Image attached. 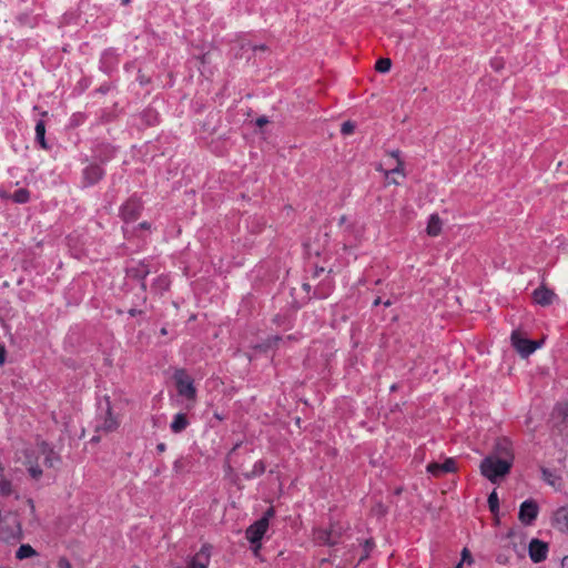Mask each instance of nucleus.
Listing matches in <instances>:
<instances>
[{
    "mask_svg": "<svg viewBox=\"0 0 568 568\" xmlns=\"http://www.w3.org/2000/svg\"><path fill=\"white\" fill-rule=\"evenodd\" d=\"M161 334H162V335H166V334H168V331H166V328H165V327L161 328Z\"/></svg>",
    "mask_w": 568,
    "mask_h": 568,
    "instance_id": "obj_47",
    "label": "nucleus"
},
{
    "mask_svg": "<svg viewBox=\"0 0 568 568\" xmlns=\"http://www.w3.org/2000/svg\"><path fill=\"white\" fill-rule=\"evenodd\" d=\"M538 511V504L532 499H528L520 505L518 518L524 525L529 526L537 518Z\"/></svg>",
    "mask_w": 568,
    "mask_h": 568,
    "instance_id": "obj_5",
    "label": "nucleus"
},
{
    "mask_svg": "<svg viewBox=\"0 0 568 568\" xmlns=\"http://www.w3.org/2000/svg\"><path fill=\"white\" fill-rule=\"evenodd\" d=\"M542 479L554 487L556 490H560L562 487V479L557 474L548 468H541Z\"/></svg>",
    "mask_w": 568,
    "mask_h": 568,
    "instance_id": "obj_18",
    "label": "nucleus"
},
{
    "mask_svg": "<svg viewBox=\"0 0 568 568\" xmlns=\"http://www.w3.org/2000/svg\"><path fill=\"white\" fill-rule=\"evenodd\" d=\"M267 528L268 527H267V524H266V519H258L257 521L252 524L246 529V531H245L246 539L252 545H257L256 548H260L261 547L260 541L263 538V536L265 535Z\"/></svg>",
    "mask_w": 568,
    "mask_h": 568,
    "instance_id": "obj_6",
    "label": "nucleus"
},
{
    "mask_svg": "<svg viewBox=\"0 0 568 568\" xmlns=\"http://www.w3.org/2000/svg\"><path fill=\"white\" fill-rule=\"evenodd\" d=\"M150 273L149 265H146L143 262H139L132 266H129L126 268V276L129 278L138 280L141 282V290L145 292L146 285L143 282V280L146 277V275Z\"/></svg>",
    "mask_w": 568,
    "mask_h": 568,
    "instance_id": "obj_11",
    "label": "nucleus"
},
{
    "mask_svg": "<svg viewBox=\"0 0 568 568\" xmlns=\"http://www.w3.org/2000/svg\"><path fill=\"white\" fill-rule=\"evenodd\" d=\"M442 231V221L437 214H432L427 224L426 232L429 236H437Z\"/></svg>",
    "mask_w": 568,
    "mask_h": 568,
    "instance_id": "obj_20",
    "label": "nucleus"
},
{
    "mask_svg": "<svg viewBox=\"0 0 568 568\" xmlns=\"http://www.w3.org/2000/svg\"><path fill=\"white\" fill-rule=\"evenodd\" d=\"M252 50L253 51H255V50H266V47L265 45L252 47Z\"/></svg>",
    "mask_w": 568,
    "mask_h": 568,
    "instance_id": "obj_44",
    "label": "nucleus"
},
{
    "mask_svg": "<svg viewBox=\"0 0 568 568\" xmlns=\"http://www.w3.org/2000/svg\"><path fill=\"white\" fill-rule=\"evenodd\" d=\"M541 341H530L520 336L518 331H514L511 334V344L523 357H528L537 348L540 347Z\"/></svg>",
    "mask_w": 568,
    "mask_h": 568,
    "instance_id": "obj_4",
    "label": "nucleus"
},
{
    "mask_svg": "<svg viewBox=\"0 0 568 568\" xmlns=\"http://www.w3.org/2000/svg\"><path fill=\"white\" fill-rule=\"evenodd\" d=\"M141 210V202L136 199H130L122 205L121 216L126 223L133 222L139 217Z\"/></svg>",
    "mask_w": 568,
    "mask_h": 568,
    "instance_id": "obj_9",
    "label": "nucleus"
},
{
    "mask_svg": "<svg viewBox=\"0 0 568 568\" xmlns=\"http://www.w3.org/2000/svg\"><path fill=\"white\" fill-rule=\"evenodd\" d=\"M554 524L561 531H568V507H560L554 514Z\"/></svg>",
    "mask_w": 568,
    "mask_h": 568,
    "instance_id": "obj_17",
    "label": "nucleus"
},
{
    "mask_svg": "<svg viewBox=\"0 0 568 568\" xmlns=\"http://www.w3.org/2000/svg\"><path fill=\"white\" fill-rule=\"evenodd\" d=\"M36 555L37 551L29 544L21 545L16 552V557L20 560L31 558Z\"/></svg>",
    "mask_w": 568,
    "mask_h": 568,
    "instance_id": "obj_22",
    "label": "nucleus"
},
{
    "mask_svg": "<svg viewBox=\"0 0 568 568\" xmlns=\"http://www.w3.org/2000/svg\"><path fill=\"white\" fill-rule=\"evenodd\" d=\"M390 67H392V61L388 58H382V59L377 60V62L375 64L376 71H378L381 73L388 72L390 70Z\"/></svg>",
    "mask_w": 568,
    "mask_h": 568,
    "instance_id": "obj_25",
    "label": "nucleus"
},
{
    "mask_svg": "<svg viewBox=\"0 0 568 568\" xmlns=\"http://www.w3.org/2000/svg\"><path fill=\"white\" fill-rule=\"evenodd\" d=\"M274 516V509L273 508H268L263 517L261 519H266V524L268 525V521H270V518H272Z\"/></svg>",
    "mask_w": 568,
    "mask_h": 568,
    "instance_id": "obj_35",
    "label": "nucleus"
},
{
    "mask_svg": "<svg viewBox=\"0 0 568 568\" xmlns=\"http://www.w3.org/2000/svg\"><path fill=\"white\" fill-rule=\"evenodd\" d=\"M30 199V193L27 189H19L12 194V200L16 203H27Z\"/></svg>",
    "mask_w": 568,
    "mask_h": 568,
    "instance_id": "obj_24",
    "label": "nucleus"
},
{
    "mask_svg": "<svg viewBox=\"0 0 568 568\" xmlns=\"http://www.w3.org/2000/svg\"><path fill=\"white\" fill-rule=\"evenodd\" d=\"M237 447H239V444H237V445H235V446L233 447V449H232L231 454H232L234 450H236V448H237Z\"/></svg>",
    "mask_w": 568,
    "mask_h": 568,
    "instance_id": "obj_51",
    "label": "nucleus"
},
{
    "mask_svg": "<svg viewBox=\"0 0 568 568\" xmlns=\"http://www.w3.org/2000/svg\"><path fill=\"white\" fill-rule=\"evenodd\" d=\"M529 557L534 562H541L547 558L548 546L539 539H532L529 542Z\"/></svg>",
    "mask_w": 568,
    "mask_h": 568,
    "instance_id": "obj_12",
    "label": "nucleus"
},
{
    "mask_svg": "<svg viewBox=\"0 0 568 568\" xmlns=\"http://www.w3.org/2000/svg\"><path fill=\"white\" fill-rule=\"evenodd\" d=\"M169 286L170 281L166 276H159L153 283V287L160 292L166 291Z\"/></svg>",
    "mask_w": 568,
    "mask_h": 568,
    "instance_id": "obj_26",
    "label": "nucleus"
},
{
    "mask_svg": "<svg viewBox=\"0 0 568 568\" xmlns=\"http://www.w3.org/2000/svg\"><path fill=\"white\" fill-rule=\"evenodd\" d=\"M283 338L278 335H275V336H272L270 338H267L266 343H267V347L272 346V344H276L277 342L282 341Z\"/></svg>",
    "mask_w": 568,
    "mask_h": 568,
    "instance_id": "obj_34",
    "label": "nucleus"
},
{
    "mask_svg": "<svg viewBox=\"0 0 568 568\" xmlns=\"http://www.w3.org/2000/svg\"><path fill=\"white\" fill-rule=\"evenodd\" d=\"M130 3V0H122V4H128Z\"/></svg>",
    "mask_w": 568,
    "mask_h": 568,
    "instance_id": "obj_50",
    "label": "nucleus"
},
{
    "mask_svg": "<svg viewBox=\"0 0 568 568\" xmlns=\"http://www.w3.org/2000/svg\"><path fill=\"white\" fill-rule=\"evenodd\" d=\"M6 354H7L6 347L0 344V366L3 365L6 362Z\"/></svg>",
    "mask_w": 568,
    "mask_h": 568,
    "instance_id": "obj_36",
    "label": "nucleus"
},
{
    "mask_svg": "<svg viewBox=\"0 0 568 568\" xmlns=\"http://www.w3.org/2000/svg\"><path fill=\"white\" fill-rule=\"evenodd\" d=\"M355 130V123L352 121H345L341 126V132L343 135L352 134Z\"/></svg>",
    "mask_w": 568,
    "mask_h": 568,
    "instance_id": "obj_28",
    "label": "nucleus"
},
{
    "mask_svg": "<svg viewBox=\"0 0 568 568\" xmlns=\"http://www.w3.org/2000/svg\"><path fill=\"white\" fill-rule=\"evenodd\" d=\"M561 567L562 568H568V556H566L562 561H561Z\"/></svg>",
    "mask_w": 568,
    "mask_h": 568,
    "instance_id": "obj_42",
    "label": "nucleus"
},
{
    "mask_svg": "<svg viewBox=\"0 0 568 568\" xmlns=\"http://www.w3.org/2000/svg\"><path fill=\"white\" fill-rule=\"evenodd\" d=\"M463 567V561H459L454 568H462Z\"/></svg>",
    "mask_w": 568,
    "mask_h": 568,
    "instance_id": "obj_49",
    "label": "nucleus"
},
{
    "mask_svg": "<svg viewBox=\"0 0 568 568\" xmlns=\"http://www.w3.org/2000/svg\"><path fill=\"white\" fill-rule=\"evenodd\" d=\"M511 466L508 462L485 457L480 463V473L491 483H497L499 477H504L510 471Z\"/></svg>",
    "mask_w": 568,
    "mask_h": 568,
    "instance_id": "obj_1",
    "label": "nucleus"
},
{
    "mask_svg": "<svg viewBox=\"0 0 568 568\" xmlns=\"http://www.w3.org/2000/svg\"><path fill=\"white\" fill-rule=\"evenodd\" d=\"M58 568H72V566L65 557H61L58 561Z\"/></svg>",
    "mask_w": 568,
    "mask_h": 568,
    "instance_id": "obj_32",
    "label": "nucleus"
},
{
    "mask_svg": "<svg viewBox=\"0 0 568 568\" xmlns=\"http://www.w3.org/2000/svg\"><path fill=\"white\" fill-rule=\"evenodd\" d=\"M211 558V547L203 545L201 549L189 560L186 568H207Z\"/></svg>",
    "mask_w": 568,
    "mask_h": 568,
    "instance_id": "obj_10",
    "label": "nucleus"
},
{
    "mask_svg": "<svg viewBox=\"0 0 568 568\" xmlns=\"http://www.w3.org/2000/svg\"><path fill=\"white\" fill-rule=\"evenodd\" d=\"M268 123V119L266 116H260L257 120H256V125L262 128L263 125L267 124Z\"/></svg>",
    "mask_w": 568,
    "mask_h": 568,
    "instance_id": "obj_37",
    "label": "nucleus"
},
{
    "mask_svg": "<svg viewBox=\"0 0 568 568\" xmlns=\"http://www.w3.org/2000/svg\"><path fill=\"white\" fill-rule=\"evenodd\" d=\"M393 173H402L403 172V162L398 160L397 166L392 170Z\"/></svg>",
    "mask_w": 568,
    "mask_h": 568,
    "instance_id": "obj_38",
    "label": "nucleus"
},
{
    "mask_svg": "<svg viewBox=\"0 0 568 568\" xmlns=\"http://www.w3.org/2000/svg\"><path fill=\"white\" fill-rule=\"evenodd\" d=\"M346 528L339 524H332L328 529H320L316 531V539L324 545L334 546L339 542Z\"/></svg>",
    "mask_w": 568,
    "mask_h": 568,
    "instance_id": "obj_3",
    "label": "nucleus"
},
{
    "mask_svg": "<svg viewBox=\"0 0 568 568\" xmlns=\"http://www.w3.org/2000/svg\"><path fill=\"white\" fill-rule=\"evenodd\" d=\"M384 305L385 306H390L392 305V302L389 300H387L386 302H384Z\"/></svg>",
    "mask_w": 568,
    "mask_h": 568,
    "instance_id": "obj_48",
    "label": "nucleus"
},
{
    "mask_svg": "<svg viewBox=\"0 0 568 568\" xmlns=\"http://www.w3.org/2000/svg\"><path fill=\"white\" fill-rule=\"evenodd\" d=\"M390 389H392V390H395V389H396V385H393V386L390 387Z\"/></svg>",
    "mask_w": 568,
    "mask_h": 568,
    "instance_id": "obj_53",
    "label": "nucleus"
},
{
    "mask_svg": "<svg viewBox=\"0 0 568 568\" xmlns=\"http://www.w3.org/2000/svg\"><path fill=\"white\" fill-rule=\"evenodd\" d=\"M184 462H185L184 458H179L174 462L173 469L175 473L180 474L184 470V466H185Z\"/></svg>",
    "mask_w": 568,
    "mask_h": 568,
    "instance_id": "obj_29",
    "label": "nucleus"
},
{
    "mask_svg": "<svg viewBox=\"0 0 568 568\" xmlns=\"http://www.w3.org/2000/svg\"><path fill=\"white\" fill-rule=\"evenodd\" d=\"M104 175V171L97 164L87 166L83 171V178L87 185H93Z\"/></svg>",
    "mask_w": 568,
    "mask_h": 568,
    "instance_id": "obj_14",
    "label": "nucleus"
},
{
    "mask_svg": "<svg viewBox=\"0 0 568 568\" xmlns=\"http://www.w3.org/2000/svg\"><path fill=\"white\" fill-rule=\"evenodd\" d=\"M532 296L534 301L541 306L550 305L556 298L555 292L544 285L536 288L532 293Z\"/></svg>",
    "mask_w": 568,
    "mask_h": 568,
    "instance_id": "obj_13",
    "label": "nucleus"
},
{
    "mask_svg": "<svg viewBox=\"0 0 568 568\" xmlns=\"http://www.w3.org/2000/svg\"><path fill=\"white\" fill-rule=\"evenodd\" d=\"M40 452L42 455H44V464L48 467H55L58 464H60L61 458L59 454H57L52 447H50L49 444L45 442H42L40 445Z\"/></svg>",
    "mask_w": 568,
    "mask_h": 568,
    "instance_id": "obj_15",
    "label": "nucleus"
},
{
    "mask_svg": "<svg viewBox=\"0 0 568 568\" xmlns=\"http://www.w3.org/2000/svg\"><path fill=\"white\" fill-rule=\"evenodd\" d=\"M488 506L493 514H496L499 509V500L495 490L488 496Z\"/></svg>",
    "mask_w": 568,
    "mask_h": 568,
    "instance_id": "obj_27",
    "label": "nucleus"
},
{
    "mask_svg": "<svg viewBox=\"0 0 568 568\" xmlns=\"http://www.w3.org/2000/svg\"><path fill=\"white\" fill-rule=\"evenodd\" d=\"M45 124L42 120L38 121L36 124V140L39 142L42 149L47 150L48 144L45 142Z\"/></svg>",
    "mask_w": 568,
    "mask_h": 568,
    "instance_id": "obj_21",
    "label": "nucleus"
},
{
    "mask_svg": "<svg viewBox=\"0 0 568 568\" xmlns=\"http://www.w3.org/2000/svg\"><path fill=\"white\" fill-rule=\"evenodd\" d=\"M173 378L180 396L187 399L195 398L196 389L194 387L193 378L184 369L175 371Z\"/></svg>",
    "mask_w": 568,
    "mask_h": 568,
    "instance_id": "obj_2",
    "label": "nucleus"
},
{
    "mask_svg": "<svg viewBox=\"0 0 568 568\" xmlns=\"http://www.w3.org/2000/svg\"><path fill=\"white\" fill-rule=\"evenodd\" d=\"M426 470L434 477H440L444 474L457 470L456 460L454 458H446L443 463L432 462L427 465Z\"/></svg>",
    "mask_w": 568,
    "mask_h": 568,
    "instance_id": "obj_7",
    "label": "nucleus"
},
{
    "mask_svg": "<svg viewBox=\"0 0 568 568\" xmlns=\"http://www.w3.org/2000/svg\"><path fill=\"white\" fill-rule=\"evenodd\" d=\"M304 288L308 290L310 285L308 284H304Z\"/></svg>",
    "mask_w": 568,
    "mask_h": 568,
    "instance_id": "obj_52",
    "label": "nucleus"
},
{
    "mask_svg": "<svg viewBox=\"0 0 568 568\" xmlns=\"http://www.w3.org/2000/svg\"><path fill=\"white\" fill-rule=\"evenodd\" d=\"M141 313H142V311H139V310H136V308H131V310L129 311V314H130L131 316H135V315L141 314Z\"/></svg>",
    "mask_w": 568,
    "mask_h": 568,
    "instance_id": "obj_40",
    "label": "nucleus"
},
{
    "mask_svg": "<svg viewBox=\"0 0 568 568\" xmlns=\"http://www.w3.org/2000/svg\"><path fill=\"white\" fill-rule=\"evenodd\" d=\"M345 221H346V216L345 215L341 216L339 223L343 224V223H345Z\"/></svg>",
    "mask_w": 568,
    "mask_h": 568,
    "instance_id": "obj_46",
    "label": "nucleus"
},
{
    "mask_svg": "<svg viewBox=\"0 0 568 568\" xmlns=\"http://www.w3.org/2000/svg\"><path fill=\"white\" fill-rule=\"evenodd\" d=\"M265 471V465L262 460H258L254 464L253 468L251 471H246V473H243V476L246 478V479H252L256 476H260L262 475L263 473Z\"/></svg>",
    "mask_w": 568,
    "mask_h": 568,
    "instance_id": "obj_23",
    "label": "nucleus"
},
{
    "mask_svg": "<svg viewBox=\"0 0 568 568\" xmlns=\"http://www.w3.org/2000/svg\"><path fill=\"white\" fill-rule=\"evenodd\" d=\"M460 561H467V562H471L473 561V558H471V555L469 552V550L467 548H464L463 551H462V560Z\"/></svg>",
    "mask_w": 568,
    "mask_h": 568,
    "instance_id": "obj_31",
    "label": "nucleus"
},
{
    "mask_svg": "<svg viewBox=\"0 0 568 568\" xmlns=\"http://www.w3.org/2000/svg\"><path fill=\"white\" fill-rule=\"evenodd\" d=\"M487 457H495L501 462H508L510 465L514 463V454L511 444L507 439H500L496 443L494 452Z\"/></svg>",
    "mask_w": 568,
    "mask_h": 568,
    "instance_id": "obj_8",
    "label": "nucleus"
},
{
    "mask_svg": "<svg viewBox=\"0 0 568 568\" xmlns=\"http://www.w3.org/2000/svg\"><path fill=\"white\" fill-rule=\"evenodd\" d=\"M491 65L495 68V70H499L501 68V64L497 61H494Z\"/></svg>",
    "mask_w": 568,
    "mask_h": 568,
    "instance_id": "obj_43",
    "label": "nucleus"
},
{
    "mask_svg": "<svg viewBox=\"0 0 568 568\" xmlns=\"http://www.w3.org/2000/svg\"><path fill=\"white\" fill-rule=\"evenodd\" d=\"M399 154H400L399 150H395V151L390 152V155L393 158L397 159V161L399 160Z\"/></svg>",
    "mask_w": 568,
    "mask_h": 568,
    "instance_id": "obj_41",
    "label": "nucleus"
},
{
    "mask_svg": "<svg viewBox=\"0 0 568 568\" xmlns=\"http://www.w3.org/2000/svg\"><path fill=\"white\" fill-rule=\"evenodd\" d=\"M381 303H382L381 297H377V298L373 302V305H374V306H377V305H379Z\"/></svg>",
    "mask_w": 568,
    "mask_h": 568,
    "instance_id": "obj_45",
    "label": "nucleus"
},
{
    "mask_svg": "<svg viewBox=\"0 0 568 568\" xmlns=\"http://www.w3.org/2000/svg\"><path fill=\"white\" fill-rule=\"evenodd\" d=\"M373 541L372 540H366L365 544H364V555L361 557V560H364L365 558L368 557L369 555V551L373 549Z\"/></svg>",
    "mask_w": 568,
    "mask_h": 568,
    "instance_id": "obj_30",
    "label": "nucleus"
},
{
    "mask_svg": "<svg viewBox=\"0 0 568 568\" xmlns=\"http://www.w3.org/2000/svg\"><path fill=\"white\" fill-rule=\"evenodd\" d=\"M165 449H166V446H165L164 443H160V444L156 445V450L159 453H163V452H165Z\"/></svg>",
    "mask_w": 568,
    "mask_h": 568,
    "instance_id": "obj_39",
    "label": "nucleus"
},
{
    "mask_svg": "<svg viewBox=\"0 0 568 568\" xmlns=\"http://www.w3.org/2000/svg\"><path fill=\"white\" fill-rule=\"evenodd\" d=\"M119 423L115 417L112 416L111 406L106 400V416L103 422L97 425V430H104L105 433L113 432L118 428Z\"/></svg>",
    "mask_w": 568,
    "mask_h": 568,
    "instance_id": "obj_16",
    "label": "nucleus"
},
{
    "mask_svg": "<svg viewBox=\"0 0 568 568\" xmlns=\"http://www.w3.org/2000/svg\"><path fill=\"white\" fill-rule=\"evenodd\" d=\"M189 425V420L185 414L179 413L174 416L170 428L173 433L179 434L183 432Z\"/></svg>",
    "mask_w": 568,
    "mask_h": 568,
    "instance_id": "obj_19",
    "label": "nucleus"
},
{
    "mask_svg": "<svg viewBox=\"0 0 568 568\" xmlns=\"http://www.w3.org/2000/svg\"><path fill=\"white\" fill-rule=\"evenodd\" d=\"M29 473L33 478H39L42 475V470L39 467H31L29 468Z\"/></svg>",
    "mask_w": 568,
    "mask_h": 568,
    "instance_id": "obj_33",
    "label": "nucleus"
}]
</instances>
